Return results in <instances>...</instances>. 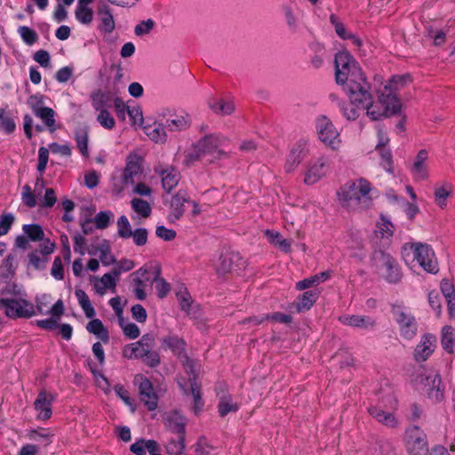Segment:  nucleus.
<instances>
[{
  "label": "nucleus",
  "instance_id": "nucleus-57",
  "mask_svg": "<svg viewBox=\"0 0 455 455\" xmlns=\"http://www.w3.org/2000/svg\"><path fill=\"white\" fill-rule=\"evenodd\" d=\"M156 23L152 19L140 21L134 28V33L137 36L148 35L154 28Z\"/></svg>",
  "mask_w": 455,
  "mask_h": 455
},
{
  "label": "nucleus",
  "instance_id": "nucleus-2",
  "mask_svg": "<svg viewBox=\"0 0 455 455\" xmlns=\"http://www.w3.org/2000/svg\"><path fill=\"white\" fill-rule=\"evenodd\" d=\"M337 196L342 208L356 212L368 210L377 196V192L369 180L359 178L341 186Z\"/></svg>",
  "mask_w": 455,
  "mask_h": 455
},
{
  "label": "nucleus",
  "instance_id": "nucleus-46",
  "mask_svg": "<svg viewBox=\"0 0 455 455\" xmlns=\"http://www.w3.org/2000/svg\"><path fill=\"white\" fill-rule=\"evenodd\" d=\"M93 10L91 6H76L75 17L76 20L83 25H90L93 20Z\"/></svg>",
  "mask_w": 455,
  "mask_h": 455
},
{
  "label": "nucleus",
  "instance_id": "nucleus-45",
  "mask_svg": "<svg viewBox=\"0 0 455 455\" xmlns=\"http://www.w3.org/2000/svg\"><path fill=\"white\" fill-rule=\"evenodd\" d=\"M131 207L136 214L143 219L148 218L151 214L150 204L141 198H133L131 201Z\"/></svg>",
  "mask_w": 455,
  "mask_h": 455
},
{
  "label": "nucleus",
  "instance_id": "nucleus-35",
  "mask_svg": "<svg viewBox=\"0 0 455 455\" xmlns=\"http://www.w3.org/2000/svg\"><path fill=\"white\" fill-rule=\"evenodd\" d=\"M208 104L214 113L222 116L230 115L235 110V105L231 100L211 99Z\"/></svg>",
  "mask_w": 455,
  "mask_h": 455
},
{
  "label": "nucleus",
  "instance_id": "nucleus-25",
  "mask_svg": "<svg viewBox=\"0 0 455 455\" xmlns=\"http://www.w3.org/2000/svg\"><path fill=\"white\" fill-rule=\"evenodd\" d=\"M53 397L45 391H41L34 403L35 410L39 419L46 420L52 416Z\"/></svg>",
  "mask_w": 455,
  "mask_h": 455
},
{
  "label": "nucleus",
  "instance_id": "nucleus-43",
  "mask_svg": "<svg viewBox=\"0 0 455 455\" xmlns=\"http://www.w3.org/2000/svg\"><path fill=\"white\" fill-rule=\"evenodd\" d=\"M162 344L164 347H167L177 355H181L185 350V342L182 339L175 335H169L163 339Z\"/></svg>",
  "mask_w": 455,
  "mask_h": 455
},
{
  "label": "nucleus",
  "instance_id": "nucleus-37",
  "mask_svg": "<svg viewBox=\"0 0 455 455\" xmlns=\"http://www.w3.org/2000/svg\"><path fill=\"white\" fill-rule=\"evenodd\" d=\"M369 412L375 419L387 427H393L397 424L395 417L390 411H385L383 409L378 407H371Z\"/></svg>",
  "mask_w": 455,
  "mask_h": 455
},
{
  "label": "nucleus",
  "instance_id": "nucleus-5",
  "mask_svg": "<svg viewBox=\"0 0 455 455\" xmlns=\"http://www.w3.org/2000/svg\"><path fill=\"white\" fill-rule=\"evenodd\" d=\"M142 161L143 158L137 152H132L126 156L124 169L120 174H114L112 177V188L116 194H120L126 187L134 185L142 172Z\"/></svg>",
  "mask_w": 455,
  "mask_h": 455
},
{
  "label": "nucleus",
  "instance_id": "nucleus-16",
  "mask_svg": "<svg viewBox=\"0 0 455 455\" xmlns=\"http://www.w3.org/2000/svg\"><path fill=\"white\" fill-rule=\"evenodd\" d=\"M155 338L151 334H145L136 342L126 345L123 349V355L127 359H141L149 349L155 347Z\"/></svg>",
  "mask_w": 455,
  "mask_h": 455
},
{
  "label": "nucleus",
  "instance_id": "nucleus-19",
  "mask_svg": "<svg viewBox=\"0 0 455 455\" xmlns=\"http://www.w3.org/2000/svg\"><path fill=\"white\" fill-rule=\"evenodd\" d=\"M155 172L161 177L163 188L166 192H171L179 184L180 174L173 166L159 164L156 167Z\"/></svg>",
  "mask_w": 455,
  "mask_h": 455
},
{
  "label": "nucleus",
  "instance_id": "nucleus-21",
  "mask_svg": "<svg viewBox=\"0 0 455 455\" xmlns=\"http://www.w3.org/2000/svg\"><path fill=\"white\" fill-rule=\"evenodd\" d=\"M148 272L146 267H140L131 275L132 291L140 300H144L147 298L146 287L148 279L146 275Z\"/></svg>",
  "mask_w": 455,
  "mask_h": 455
},
{
  "label": "nucleus",
  "instance_id": "nucleus-60",
  "mask_svg": "<svg viewBox=\"0 0 455 455\" xmlns=\"http://www.w3.org/2000/svg\"><path fill=\"white\" fill-rule=\"evenodd\" d=\"M135 267V263L133 260L129 259H123L119 260L115 267L112 269L113 274L118 278V276L123 272H127L132 270Z\"/></svg>",
  "mask_w": 455,
  "mask_h": 455
},
{
  "label": "nucleus",
  "instance_id": "nucleus-32",
  "mask_svg": "<svg viewBox=\"0 0 455 455\" xmlns=\"http://www.w3.org/2000/svg\"><path fill=\"white\" fill-rule=\"evenodd\" d=\"M190 198L186 191L180 190L175 196H172L171 201L172 216L175 220H179L184 212V204L189 203Z\"/></svg>",
  "mask_w": 455,
  "mask_h": 455
},
{
  "label": "nucleus",
  "instance_id": "nucleus-62",
  "mask_svg": "<svg viewBox=\"0 0 455 455\" xmlns=\"http://www.w3.org/2000/svg\"><path fill=\"white\" fill-rule=\"evenodd\" d=\"M381 161L380 165L386 170L387 172L393 173V159L392 154L389 149H383L379 151Z\"/></svg>",
  "mask_w": 455,
  "mask_h": 455
},
{
  "label": "nucleus",
  "instance_id": "nucleus-47",
  "mask_svg": "<svg viewBox=\"0 0 455 455\" xmlns=\"http://www.w3.org/2000/svg\"><path fill=\"white\" fill-rule=\"evenodd\" d=\"M75 140L77 148L79 149L82 156L88 157V132L84 128L76 130L75 132Z\"/></svg>",
  "mask_w": 455,
  "mask_h": 455
},
{
  "label": "nucleus",
  "instance_id": "nucleus-12",
  "mask_svg": "<svg viewBox=\"0 0 455 455\" xmlns=\"http://www.w3.org/2000/svg\"><path fill=\"white\" fill-rule=\"evenodd\" d=\"M330 172V163L326 156L312 158L304 172V183L314 185L323 179Z\"/></svg>",
  "mask_w": 455,
  "mask_h": 455
},
{
  "label": "nucleus",
  "instance_id": "nucleus-54",
  "mask_svg": "<svg viewBox=\"0 0 455 455\" xmlns=\"http://www.w3.org/2000/svg\"><path fill=\"white\" fill-rule=\"evenodd\" d=\"M99 251V258L104 266H110L116 262V259L110 251V248L108 244H100L97 247Z\"/></svg>",
  "mask_w": 455,
  "mask_h": 455
},
{
  "label": "nucleus",
  "instance_id": "nucleus-18",
  "mask_svg": "<svg viewBox=\"0 0 455 455\" xmlns=\"http://www.w3.org/2000/svg\"><path fill=\"white\" fill-rule=\"evenodd\" d=\"M429 153L427 149H420L412 159L410 172L415 181H423L429 178Z\"/></svg>",
  "mask_w": 455,
  "mask_h": 455
},
{
  "label": "nucleus",
  "instance_id": "nucleus-6",
  "mask_svg": "<svg viewBox=\"0 0 455 455\" xmlns=\"http://www.w3.org/2000/svg\"><path fill=\"white\" fill-rule=\"evenodd\" d=\"M411 80L409 75L394 76L385 84L383 89L379 91V101L387 104V109L399 111L402 104L397 96V92L411 84Z\"/></svg>",
  "mask_w": 455,
  "mask_h": 455
},
{
  "label": "nucleus",
  "instance_id": "nucleus-22",
  "mask_svg": "<svg viewBox=\"0 0 455 455\" xmlns=\"http://www.w3.org/2000/svg\"><path fill=\"white\" fill-rule=\"evenodd\" d=\"M435 348V337L427 333L421 337L414 352L415 359L419 362L426 361Z\"/></svg>",
  "mask_w": 455,
  "mask_h": 455
},
{
  "label": "nucleus",
  "instance_id": "nucleus-61",
  "mask_svg": "<svg viewBox=\"0 0 455 455\" xmlns=\"http://www.w3.org/2000/svg\"><path fill=\"white\" fill-rule=\"evenodd\" d=\"M157 275H159V273ZM154 282L156 283V291L157 296L161 299L166 297L171 290L170 284L158 275L154 278Z\"/></svg>",
  "mask_w": 455,
  "mask_h": 455
},
{
  "label": "nucleus",
  "instance_id": "nucleus-24",
  "mask_svg": "<svg viewBox=\"0 0 455 455\" xmlns=\"http://www.w3.org/2000/svg\"><path fill=\"white\" fill-rule=\"evenodd\" d=\"M91 282L93 284L95 292L103 296L108 290L113 292L116 291L117 277L111 271V273L104 274L100 278L97 276L92 277Z\"/></svg>",
  "mask_w": 455,
  "mask_h": 455
},
{
  "label": "nucleus",
  "instance_id": "nucleus-49",
  "mask_svg": "<svg viewBox=\"0 0 455 455\" xmlns=\"http://www.w3.org/2000/svg\"><path fill=\"white\" fill-rule=\"evenodd\" d=\"M22 230L33 242L41 241L44 237V232L42 227L37 224L23 225Z\"/></svg>",
  "mask_w": 455,
  "mask_h": 455
},
{
  "label": "nucleus",
  "instance_id": "nucleus-4",
  "mask_svg": "<svg viewBox=\"0 0 455 455\" xmlns=\"http://www.w3.org/2000/svg\"><path fill=\"white\" fill-rule=\"evenodd\" d=\"M403 257L405 262H416L426 272L436 274L439 270L435 253L427 243H407L403 246Z\"/></svg>",
  "mask_w": 455,
  "mask_h": 455
},
{
  "label": "nucleus",
  "instance_id": "nucleus-9",
  "mask_svg": "<svg viewBox=\"0 0 455 455\" xmlns=\"http://www.w3.org/2000/svg\"><path fill=\"white\" fill-rule=\"evenodd\" d=\"M313 148L307 139H300L291 148L284 163V171L288 173L295 172L299 164L309 156Z\"/></svg>",
  "mask_w": 455,
  "mask_h": 455
},
{
  "label": "nucleus",
  "instance_id": "nucleus-11",
  "mask_svg": "<svg viewBox=\"0 0 455 455\" xmlns=\"http://www.w3.org/2000/svg\"><path fill=\"white\" fill-rule=\"evenodd\" d=\"M186 371L188 374V382L180 379L179 385L180 388L183 390L184 394L188 395L189 392L193 396V405L192 410L195 414H198L204 408V403L201 396V386L197 383L196 379V374L194 372V366L189 362L187 361L185 365Z\"/></svg>",
  "mask_w": 455,
  "mask_h": 455
},
{
  "label": "nucleus",
  "instance_id": "nucleus-34",
  "mask_svg": "<svg viewBox=\"0 0 455 455\" xmlns=\"http://www.w3.org/2000/svg\"><path fill=\"white\" fill-rule=\"evenodd\" d=\"M387 104H384L379 100V103L372 104L371 100L369 105L365 106L364 109L367 110L366 114L371 120H379L384 116L393 115L398 112L387 109Z\"/></svg>",
  "mask_w": 455,
  "mask_h": 455
},
{
  "label": "nucleus",
  "instance_id": "nucleus-26",
  "mask_svg": "<svg viewBox=\"0 0 455 455\" xmlns=\"http://www.w3.org/2000/svg\"><path fill=\"white\" fill-rule=\"evenodd\" d=\"M164 419V424L169 430L178 434L179 435L184 436L187 424V420L184 416L178 411H171L165 414Z\"/></svg>",
  "mask_w": 455,
  "mask_h": 455
},
{
  "label": "nucleus",
  "instance_id": "nucleus-40",
  "mask_svg": "<svg viewBox=\"0 0 455 455\" xmlns=\"http://www.w3.org/2000/svg\"><path fill=\"white\" fill-rule=\"evenodd\" d=\"M319 297V292L315 291H305L302 295L298 298L296 304L297 310L299 312L307 311L311 308Z\"/></svg>",
  "mask_w": 455,
  "mask_h": 455
},
{
  "label": "nucleus",
  "instance_id": "nucleus-41",
  "mask_svg": "<svg viewBox=\"0 0 455 455\" xmlns=\"http://www.w3.org/2000/svg\"><path fill=\"white\" fill-rule=\"evenodd\" d=\"M87 331L90 333L97 336L104 343H108L109 335L108 330L104 327L102 322L100 319H92L86 326Z\"/></svg>",
  "mask_w": 455,
  "mask_h": 455
},
{
  "label": "nucleus",
  "instance_id": "nucleus-64",
  "mask_svg": "<svg viewBox=\"0 0 455 455\" xmlns=\"http://www.w3.org/2000/svg\"><path fill=\"white\" fill-rule=\"evenodd\" d=\"M73 73H74V68L72 66H66V67L60 68L56 72L54 77L57 82L63 84V83H67L71 78V76H73Z\"/></svg>",
  "mask_w": 455,
  "mask_h": 455
},
{
  "label": "nucleus",
  "instance_id": "nucleus-53",
  "mask_svg": "<svg viewBox=\"0 0 455 455\" xmlns=\"http://www.w3.org/2000/svg\"><path fill=\"white\" fill-rule=\"evenodd\" d=\"M119 325L123 330L124 334L132 339H134L140 336V328L133 323H126L124 317H120Z\"/></svg>",
  "mask_w": 455,
  "mask_h": 455
},
{
  "label": "nucleus",
  "instance_id": "nucleus-42",
  "mask_svg": "<svg viewBox=\"0 0 455 455\" xmlns=\"http://www.w3.org/2000/svg\"><path fill=\"white\" fill-rule=\"evenodd\" d=\"M395 227L390 220L385 216H381L376 224V235L384 239H388L393 235Z\"/></svg>",
  "mask_w": 455,
  "mask_h": 455
},
{
  "label": "nucleus",
  "instance_id": "nucleus-48",
  "mask_svg": "<svg viewBox=\"0 0 455 455\" xmlns=\"http://www.w3.org/2000/svg\"><path fill=\"white\" fill-rule=\"evenodd\" d=\"M282 12L289 28L291 30H296L298 27V20L295 15L294 5L291 3L283 4L282 5Z\"/></svg>",
  "mask_w": 455,
  "mask_h": 455
},
{
  "label": "nucleus",
  "instance_id": "nucleus-44",
  "mask_svg": "<svg viewBox=\"0 0 455 455\" xmlns=\"http://www.w3.org/2000/svg\"><path fill=\"white\" fill-rule=\"evenodd\" d=\"M75 295L85 316L88 318H92L95 315V309L92 307L91 300L85 291L81 289H76Z\"/></svg>",
  "mask_w": 455,
  "mask_h": 455
},
{
  "label": "nucleus",
  "instance_id": "nucleus-50",
  "mask_svg": "<svg viewBox=\"0 0 455 455\" xmlns=\"http://www.w3.org/2000/svg\"><path fill=\"white\" fill-rule=\"evenodd\" d=\"M16 128L15 122L5 109L0 108V130L5 133H12Z\"/></svg>",
  "mask_w": 455,
  "mask_h": 455
},
{
  "label": "nucleus",
  "instance_id": "nucleus-10",
  "mask_svg": "<svg viewBox=\"0 0 455 455\" xmlns=\"http://www.w3.org/2000/svg\"><path fill=\"white\" fill-rule=\"evenodd\" d=\"M392 313L399 326L400 336L407 340L412 339L417 334L418 324L411 311L397 306L393 307Z\"/></svg>",
  "mask_w": 455,
  "mask_h": 455
},
{
  "label": "nucleus",
  "instance_id": "nucleus-29",
  "mask_svg": "<svg viewBox=\"0 0 455 455\" xmlns=\"http://www.w3.org/2000/svg\"><path fill=\"white\" fill-rule=\"evenodd\" d=\"M339 320L345 325L363 330L371 329L375 325V321L372 318L363 315H345L339 316Z\"/></svg>",
  "mask_w": 455,
  "mask_h": 455
},
{
  "label": "nucleus",
  "instance_id": "nucleus-23",
  "mask_svg": "<svg viewBox=\"0 0 455 455\" xmlns=\"http://www.w3.org/2000/svg\"><path fill=\"white\" fill-rule=\"evenodd\" d=\"M51 318L42 319L36 321V324L44 330L52 331L57 327L58 321L64 314V304L61 299H59L48 311Z\"/></svg>",
  "mask_w": 455,
  "mask_h": 455
},
{
  "label": "nucleus",
  "instance_id": "nucleus-15",
  "mask_svg": "<svg viewBox=\"0 0 455 455\" xmlns=\"http://www.w3.org/2000/svg\"><path fill=\"white\" fill-rule=\"evenodd\" d=\"M441 378L435 372L419 376L417 387L426 393L429 399L439 402L443 398V392L440 389Z\"/></svg>",
  "mask_w": 455,
  "mask_h": 455
},
{
  "label": "nucleus",
  "instance_id": "nucleus-55",
  "mask_svg": "<svg viewBox=\"0 0 455 455\" xmlns=\"http://www.w3.org/2000/svg\"><path fill=\"white\" fill-rule=\"evenodd\" d=\"M117 233L122 238H130L132 235V227L126 216H121L117 220Z\"/></svg>",
  "mask_w": 455,
  "mask_h": 455
},
{
  "label": "nucleus",
  "instance_id": "nucleus-8",
  "mask_svg": "<svg viewBox=\"0 0 455 455\" xmlns=\"http://www.w3.org/2000/svg\"><path fill=\"white\" fill-rule=\"evenodd\" d=\"M315 130L318 140L331 150H339L342 140L339 131L333 123L325 116H319L315 121Z\"/></svg>",
  "mask_w": 455,
  "mask_h": 455
},
{
  "label": "nucleus",
  "instance_id": "nucleus-1",
  "mask_svg": "<svg viewBox=\"0 0 455 455\" xmlns=\"http://www.w3.org/2000/svg\"><path fill=\"white\" fill-rule=\"evenodd\" d=\"M335 66L336 81L345 86L344 90L350 101L342 108L343 116L347 120H355L371 101L370 85L358 63L348 52L337 53Z\"/></svg>",
  "mask_w": 455,
  "mask_h": 455
},
{
  "label": "nucleus",
  "instance_id": "nucleus-30",
  "mask_svg": "<svg viewBox=\"0 0 455 455\" xmlns=\"http://www.w3.org/2000/svg\"><path fill=\"white\" fill-rule=\"evenodd\" d=\"M236 258H238V255L233 252H225L220 254L218 260L214 262V267L217 275L219 276H223L231 272L234 260Z\"/></svg>",
  "mask_w": 455,
  "mask_h": 455
},
{
  "label": "nucleus",
  "instance_id": "nucleus-38",
  "mask_svg": "<svg viewBox=\"0 0 455 455\" xmlns=\"http://www.w3.org/2000/svg\"><path fill=\"white\" fill-rule=\"evenodd\" d=\"M330 278V273L327 271L318 273L315 275H312L308 278H305L299 282H298L295 285V288L298 291H303L309 287L317 286L320 283L325 282Z\"/></svg>",
  "mask_w": 455,
  "mask_h": 455
},
{
  "label": "nucleus",
  "instance_id": "nucleus-13",
  "mask_svg": "<svg viewBox=\"0 0 455 455\" xmlns=\"http://www.w3.org/2000/svg\"><path fill=\"white\" fill-rule=\"evenodd\" d=\"M227 140V138L223 135L211 134L201 139L197 142L196 148L202 155L212 156V159H209V161H212L213 159H220L222 156H226V152L220 149V147L223 146Z\"/></svg>",
  "mask_w": 455,
  "mask_h": 455
},
{
  "label": "nucleus",
  "instance_id": "nucleus-14",
  "mask_svg": "<svg viewBox=\"0 0 455 455\" xmlns=\"http://www.w3.org/2000/svg\"><path fill=\"white\" fill-rule=\"evenodd\" d=\"M406 447L411 455H427L426 435L419 427L413 426L407 429Z\"/></svg>",
  "mask_w": 455,
  "mask_h": 455
},
{
  "label": "nucleus",
  "instance_id": "nucleus-36",
  "mask_svg": "<svg viewBox=\"0 0 455 455\" xmlns=\"http://www.w3.org/2000/svg\"><path fill=\"white\" fill-rule=\"evenodd\" d=\"M165 125L154 123L148 124L144 127L147 136L156 143H164L166 140L167 135L165 132Z\"/></svg>",
  "mask_w": 455,
  "mask_h": 455
},
{
  "label": "nucleus",
  "instance_id": "nucleus-59",
  "mask_svg": "<svg viewBox=\"0 0 455 455\" xmlns=\"http://www.w3.org/2000/svg\"><path fill=\"white\" fill-rule=\"evenodd\" d=\"M21 200L22 203L29 208H33L36 205V195L28 185H25L22 188Z\"/></svg>",
  "mask_w": 455,
  "mask_h": 455
},
{
  "label": "nucleus",
  "instance_id": "nucleus-17",
  "mask_svg": "<svg viewBox=\"0 0 455 455\" xmlns=\"http://www.w3.org/2000/svg\"><path fill=\"white\" fill-rule=\"evenodd\" d=\"M134 383L139 387L140 400L149 411L156 410L158 404V395L149 379L142 374H138L134 377Z\"/></svg>",
  "mask_w": 455,
  "mask_h": 455
},
{
  "label": "nucleus",
  "instance_id": "nucleus-27",
  "mask_svg": "<svg viewBox=\"0 0 455 455\" xmlns=\"http://www.w3.org/2000/svg\"><path fill=\"white\" fill-rule=\"evenodd\" d=\"M98 29L102 34H111L116 28V22L110 8L108 5L101 7L99 12Z\"/></svg>",
  "mask_w": 455,
  "mask_h": 455
},
{
  "label": "nucleus",
  "instance_id": "nucleus-52",
  "mask_svg": "<svg viewBox=\"0 0 455 455\" xmlns=\"http://www.w3.org/2000/svg\"><path fill=\"white\" fill-rule=\"evenodd\" d=\"M18 33L23 42L28 45H32L38 40L36 32L27 26H20L18 28Z\"/></svg>",
  "mask_w": 455,
  "mask_h": 455
},
{
  "label": "nucleus",
  "instance_id": "nucleus-39",
  "mask_svg": "<svg viewBox=\"0 0 455 455\" xmlns=\"http://www.w3.org/2000/svg\"><path fill=\"white\" fill-rule=\"evenodd\" d=\"M441 345L450 354L455 353V329L446 325L442 329Z\"/></svg>",
  "mask_w": 455,
  "mask_h": 455
},
{
  "label": "nucleus",
  "instance_id": "nucleus-33",
  "mask_svg": "<svg viewBox=\"0 0 455 455\" xmlns=\"http://www.w3.org/2000/svg\"><path fill=\"white\" fill-rule=\"evenodd\" d=\"M217 395L219 396V412L220 416L224 417L229 412L236 411L238 410V405L236 403H234L231 396L225 392L224 389H220L217 392Z\"/></svg>",
  "mask_w": 455,
  "mask_h": 455
},
{
  "label": "nucleus",
  "instance_id": "nucleus-31",
  "mask_svg": "<svg viewBox=\"0 0 455 455\" xmlns=\"http://www.w3.org/2000/svg\"><path fill=\"white\" fill-rule=\"evenodd\" d=\"M190 123L191 120L188 114L181 112L168 118L165 122V128L171 132L182 131L189 127Z\"/></svg>",
  "mask_w": 455,
  "mask_h": 455
},
{
  "label": "nucleus",
  "instance_id": "nucleus-63",
  "mask_svg": "<svg viewBox=\"0 0 455 455\" xmlns=\"http://www.w3.org/2000/svg\"><path fill=\"white\" fill-rule=\"evenodd\" d=\"M185 447L184 436L179 435L177 441H172L166 445V450L169 454H180Z\"/></svg>",
  "mask_w": 455,
  "mask_h": 455
},
{
  "label": "nucleus",
  "instance_id": "nucleus-56",
  "mask_svg": "<svg viewBox=\"0 0 455 455\" xmlns=\"http://www.w3.org/2000/svg\"><path fill=\"white\" fill-rule=\"evenodd\" d=\"M97 121L105 129L112 130L116 125L113 116L107 110L101 109L97 116Z\"/></svg>",
  "mask_w": 455,
  "mask_h": 455
},
{
  "label": "nucleus",
  "instance_id": "nucleus-7",
  "mask_svg": "<svg viewBox=\"0 0 455 455\" xmlns=\"http://www.w3.org/2000/svg\"><path fill=\"white\" fill-rule=\"evenodd\" d=\"M372 267L379 277L388 283H396L402 279L401 267L396 259L383 251L374 253Z\"/></svg>",
  "mask_w": 455,
  "mask_h": 455
},
{
  "label": "nucleus",
  "instance_id": "nucleus-20",
  "mask_svg": "<svg viewBox=\"0 0 455 455\" xmlns=\"http://www.w3.org/2000/svg\"><path fill=\"white\" fill-rule=\"evenodd\" d=\"M453 195V185L448 180H439L433 188V198L435 205L443 210Z\"/></svg>",
  "mask_w": 455,
  "mask_h": 455
},
{
  "label": "nucleus",
  "instance_id": "nucleus-51",
  "mask_svg": "<svg viewBox=\"0 0 455 455\" xmlns=\"http://www.w3.org/2000/svg\"><path fill=\"white\" fill-rule=\"evenodd\" d=\"M35 115L37 117H39L44 123V124L46 126H48L49 128H52L54 126L55 112L53 111V109L47 108V107H43L40 109L36 110Z\"/></svg>",
  "mask_w": 455,
  "mask_h": 455
},
{
  "label": "nucleus",
  "instance_id": "nucleus-3",
  "mask_svg": "<svg viewBox=\"0 0 455 455\" xmlns=\"http://www.w3.org/2000/svg\"><path fill=\"white\" fill-rule=\"evenodd\" d=\"M0 310L11 319L30 318L36 315L35 305L27 299L24 289L10 284L1 291Z\"/></svg>",
  "mask_w": 455,
  "mask_h": 455
},
{
  "label": "nucleus",
  "instance_id": "nucleus-28",
  "mask_svg": "<svg viewBox=\"0 0 455 455\" xmlns=\"http://www.w3.org/2000/svg\"><path fill=\"white\" fill-rule=\"evenodd\" d=\"M268 243L282 252L289 253L291 251L292 242L284 238L278 231L267 229L264 231Z\"/></svg>",
  "mask_w": 455,
  "mask_h": 455
},
{
  "label": "nucleus",
  "instance_id": "nucleus-58",
  "mask_svg": "<svg viewBox=\"0 0 455 455\" xmlns=\"http://www.w3.org/2000/svg\"><path fill=\"white\" fill-rule=\"evenodd\" d=\"M114 218V214L110 211H105L99 212L94 218V223L97 228L103 229L106 228L110 220Z\"/></svg>",
  "mask_w": 455,
  "mask_h": 455
}]
</instances>
